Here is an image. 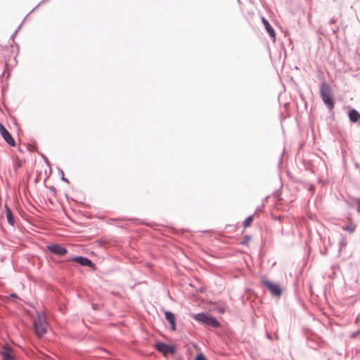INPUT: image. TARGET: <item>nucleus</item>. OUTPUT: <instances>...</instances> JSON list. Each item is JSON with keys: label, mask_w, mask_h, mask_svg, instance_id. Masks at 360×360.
<instances>
[{"label": "nucleus", "mask_w": 360, "mask_h": 360, "mask_svg": "<svg viewBox=\"0 0 360 360\" xmlns=\"http://www.w3.org/2000/svg\"><path fill=\"white\" fill-rule=\"evenodd\" d=\"M48 328L45 315L43 313L37 312V318L34 321V330L38 337H42L46 334Z\"/></svg>", "instance_id": "1"}, {"label": "nucleus", "mask_w": 360, "mask_h": 360, "mask_svg": "<svg viewBox=\"0 0 360 360\" xmlns=\"http://www.w3.org/2000/svg\"><path fill=\"white\" fill-rule=\"evenodd\" d=\"M320 96L328 109L333 110L334 108V102L332 98V90L328 84H321L320 87Z\"/></svg>", "instance_id": "2"}, {"label": "nucleus", "mask_w": 360, "mask_h": 360, "mask_svg": "<svg viewBox=\"0 0 360 360\" xmlns=\"http://www.w3.org/2000/svg\"><path fill=\"white\" fill-rule=\"evenodd\" d=\"M192 317L197 321L207 326L217 328L219 326L218 321L213 316L206 313H198L192 315Z\"/></svg>", "instance_id": "3"}, {"label": "nucleus", "mask_w": 360, "mask_h": 360, "mask_svg": "<svg viewBox=\"0 0 360 360\" xmlns=\"http://www.w3.org/2000/svg\"><path fill=\"white\" fill-rule=\"evenodd\" d=\"M262 283L263 285H264L269 289L270 292L274 296L280 297L281 295L282 290L278 285L272 283L271 281H269L266 278H263L262 279Z\"/></svg>", "instance_id": "4"}, {"label": "nucleus", "mask_w": 360, "mask_h": 360, "mask_svg": "<svg viewBox=\"0 0 360 360\" xmlns=\"http://www.w3.org/2000/svg\"><path fill=\"white\" fill-rule=\"evenodd\" d=\"M0 134L8 144H9L11 146H15V141L13 139L12 135L1 123H0Z\"/></svg>", "instance_id": "5"}, {"label": "nucleus", "mask_w": 360, "mask_h": 360, "mask_svg": "<svg viewBox=\"0 0 360 360\" xmlns=\"http://www.w3.org/2000/svg\"><path fill=\"white\" fill-rule=\"evenodd\" d=\"M47 249L53 254L58 256H63L67 253V249L58 244H52L47 245Z\"/></svg>", "instance_id": "6"}, {"label": "nucleus", "mask_w": 360, "mask_h": 360, "mask_svg": "<svg viewBox=\"0 0 360 360\" xmlns=\"http://www.w3.org/2000/svg\"><path fill=\"white\" fill-rule=\"evenodd\" d=\"M156 349L158 352L162 353L164 355L173 354L175 352V349L173 346L162 342L156 344Z\"/></svg>", "instance_id": "7"}, {"label": "nucleus", "mask_w": 360, "mask_h": 360, "mask_svg": "<svg viewBox=\"0 0 360 360\" xmlns=\"http://www.w3.org/2000/svg\"><path fill=\"white\" fill-rule=\"evenodd\" d=\"M73 261L78 262L82 266L93 267L94 263L88 258L84 257H75L72 259Z\"/></svg>", "instance_id": "8"}, {"label": "nucleus", "mask_w": 360, "mask_h": 360, "mask_svg": "<svg viewBox=\"0 0 360 360\" xmlns=\"http://www.w3.org/2000/svg\"><path fill=\"white\" fill-rule=\"evenodd\" d=\"M262 22H263L266 30L267 31V32L269 33L270 37L273 39V41H275L276 32H275L274 30L273 29V27L271 26V25L268 22V20L264 17L262 18Z\"/></svg>", "instance_id": "9"}, {"label": "nucleus", "mask_w": 360, "mask_h": 360, "mask_svg": "<svg viewBox=\"0 0 360 360\" xmlns=\"http://www.w3.org/2000/svg\"><path fill=\"white\" fill-rule=\"evenodd\" d=\"M165 316L166 320L169 323L170 328L172 330H176V325H175V316L173 313L171 311H166L165 312Z\"/></svg>", "instance_id": "10"}, {"label": "nucleus", "mask_w": 360, "mask_h": 360, "mask_svg": "<svg viewBox=\"0 0 360 360\" xmlns=\"http://www.w3.org/2000/svg\"><path fill=\"white\" fill-rule=\"evenodd\" d=\"M349 118L352 122H357L358 121L360 122V114L356 110L352 109L349 112Z\"/></svg>", "instance_id": "11"}, {"label": "nucleus", "mask_w": 360, "mask_h": 360, "mask_svg": "<svg viewBox=\"0 0 360 360\" xmlns=\"http://www.w3.org/2000/svg\"><path fill=\"white\" fill-rule=\"evenodd\" d=\"M4 207L6 210V218L7 221L9 224L13 225L14 224V218L11 212V210L9 208V207L7 205V204L4 205Z\"/></svg>", "instance_id": "12"}, {"label": "nucleus", "mask_w": 360, "mask_h": 360, "mask_svg": "<svg viewBox=\"0 0 360 360\" xmlns=\"http://www.w3.org/2000/svg\"><path fill=\"white\" fill-rule=\"evenodd\" d=\"M2 360H13V356L11 352V350L8 348L4 349L1 353Z\"/></svg>", "instance_id": "13"}, {"label": "nucleus", "mask_w": 360, "mask_h": 360, "mask_svg": "<svg viewBox=\"0 0 360 360\" xmlns=\"http://www.w3.org/2000/svg\"><path fill=\"white\" fill-rule=\"evenodd\" d=\"M254 219L253 215L249 216L245 221L243 222V226L244 228H246L250 225V224L252 222Z\"/></svg>", "instance_id": "14"}, {"label": "nucleus", "mask_w": 360, "mask_h": 360, "mask_svg": "<svg viewBox=\"0 0 360 360\" xmlns=\"http://www.w3.org/2000/svg\"><path fill=\"white\" fill-rule=\"evenodd\" d=\"M226 307L224 304L218 305L215 310L219 314H224L226 311Z\"/></svg>", "instance_id": "15"}, {"label": "nucleus", "mask_w": 360, "mask_h": 360, "mask_svg": "<svg viewBox=\"0 0 360 360\" xmlns=\"http://www.w3.org/2000/svg\"><path fill=\"white\" fill-rule=\"evenodd\" d=\"M195 360H206V359H205V357L202 354H200L196 356Z\"/></svg>", "instance_id": "16"}, {"label": "nucleus", "mask_w": 360, "mask_h": 360, "mask_svg": "<svg viewBox=\"0 0 360 360\" xmlns=\"http://www.w3.org/2000/svg\"><path fill=\"white\" fill-rule=\"evenodd\" d=\"M345 229L349 233H352L354 231V228L351 226H347Z\"/></svg>", "instance_id": "17"}, {"label": "nucleus", "mask_w": 360, "mask_h": 360, "mask_svg": "<svg viewBox=\"0 0 360 360\" xmlns=\"http://www.w3.org/2000/svg\"><path fill=\"white\" fill-rule=\"evenodd\" d=\"M357 212L360 213V198L357 200Z\"/></svg>", "instance_id": "18"}, {"label": "nucleus", "mask_w": 360, "mask_h": 360, "mask_svg": "<svg viewBox=\"0 0 360 360\" xmlns=\"http://www.w3.org/2000/svg\"><path fill=\"white\" fill-rule=\"evenodd\" d=\"M62 179L67 181V179H65V178L63 177Z\"/></svg>", "instance_id": "19"}]
</instances>
